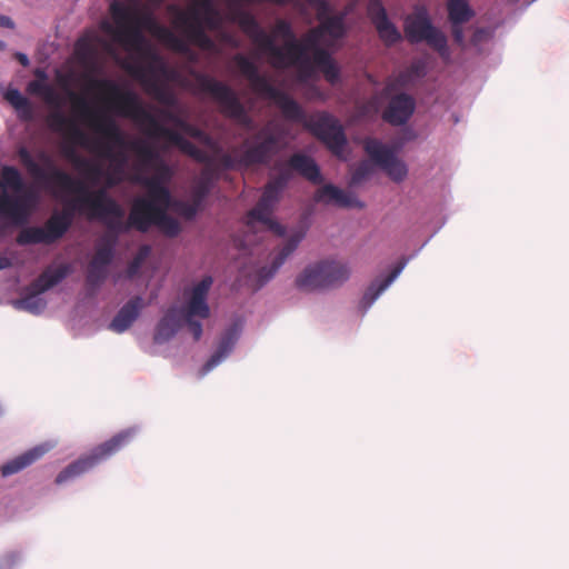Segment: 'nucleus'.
I'll list each match as a JSON object with an SVG mask.
<instances>
[{"label":"nucleus","mask_w":569,"mask_h":569,"mask_svg":"<svg viewBox=\"0 0 569 569\" xmlns=\"http://www.w3.org/2000/svg\"><path fill=\"white\" fill-rule=\"evenodd\" d=\"M6 100L18 111L20 118L29 120L32 116L31 104L19 89L8 88L4 92Z\"/></svg>","instance_id":"39"},{"label":"nucleus","mask_w":569,"mask_h":569,"mask_svg":"<svg viewBox=\"0 0 569 569\" xmlns=\"http://www.w3.org/2000/svg\"><path fill=\"white\" fill-rule=\"evenodd\" d=\"M167 134L170 142L182 153L189 156L200 163L212 164V157H210L206 151L201 150L193 142L187 139L186 136H183L181 132L169 130Z\"/></svg>","instance_id":"32"},{"label":"nucleus","mask_w":569,"mask_h":569,"mask_svg":"<svg viewBox=\"0 0 569 569\" xmlns=\"http://www.w3.org/2000/svg\"><path fill=\"white\" fill-rule=\"evenodd\" d=\"M28 91L32 94L53 98L56 96L54 88L48 81L34 79L28 83Z\"/></svg>","instance_id":"50"},{"label":"nucleus","mask_w":569,"mask_h":569,"mask_svg":"<svg viewBox=\"0 0 569 569\" xmlns=\"http://www.w3.org/2000/svg\"><path fill=\"white\" fill-rule=\"evenodd\" d=\"M417 256V252H413L409 256H402L391 268L388 274H379L377 276L366 288L359 305L358 309L362 316H365L369 309L373 306V303L379 299V297L397 280V278L401 274L403 269L407 267L409 261Z\"/></svg>","instance_id":"15"},{"label":"nucleus","mask_w":569,"mask_h":569,"mask_svg":"<svg viewBox=\"0 0 569 569\" xmlns=\"http://www.w3.org/2000/svg\"><path fill=\"white\" fill-rule=\"evenodd\" d=\"M52 446L48 442L40 443L38 446H34L31 449H28L27 451L22 452L21 455L8 460L6 463H3L0 467V472L3 478H8L10 476H13L29 466L33 465L36 461L41 459L50 449Z\"/></svg>","instance_id":"25"},{"label":"nucleus","mask_w":569,"mask_h":569,"mask_svg":"<svg viewBox=\"0 0 569 569\" xmlns=\"http://www.w3.org/2000/svg\"><path fill=\"white\" fill-rule=\"evenodd\" d=\"M236 19L242 31L258 44L264 53L269 54L273 67L280 69L287 68L289 64L288 53L277 43L276 38L261 27L251 12L239 8L236 12Z\"/></svg>","instance_id":"10"},{"label":"nucleus","mask_w":569,"mask_h":569,"mask_svg":"<svg viewBox=\"0 0 569 569\" xmlns=\"http://www.w3.org/2000/svg\"><path fill=\"white\" fill-rule=\"evenodd\" d=\"M415 98L405 91L391 96L382 111V120L392 127L406 126L416 111Z\"/></svg>","instance_id":"20"},{"label":"nucleus","mask_w":569,"mask_h":569,"mask_svg":"<svg viewBox=\"0 0 569 569\" xmlns=\"http://www.w3.org/2000/svg\"><path fill=\"white\" fill-rule=\"evenodd\" d=\"M320 39H321V32L320 30H315L310 32L303 40V42L299 41V46L295 48V50L300 52L301 47L307 48V53H309V50L315 51V58L318 57V52L320 49H325L320 46Z\"/></svg>","instance_id":"51"},{"label":"nucleus","mask_w":569,"mask_h":569,"mask_svg":"<svg viewBox=\"0 0 569 569\" xmlns=\"http://www.w3.org/2000/svg\"><path fill=\"white\" fill-rule=\"evenodd\" d=\"M184 323L192 333L194 341H199L203 332L202 323L199 320H196L194 318L190 317L184 318L183 325Z\"/></svg>","instance_id":"56"},{"label":"nucleus","mask_w":569,"mask_h":569,"mask_svg":"<svg viewBox=\"0 0 569 569\" xmlns=\"http://www.w3.org/2000/svg\"><path fill=\"white\" fill-rule=\"evenodd\" d=\"M306 129L317 137L335 156H342L348 139L343 127L329 112H321L316 120L306 122Z\"/></svg>","instance_id":"12"},{"label":"nucleus","mask_w":569,"mask_h":569,"mask_svg":"<svg viewBox=\"0 0 569 569\" xmlns=\"http://www.w3.org/2000/svg\"><path fill=\"white\" fill-rule=\"evenodd\" d=\"M363 149L370 160H361L356 166L349 180L350 187H358L369 180L376 172L375 166L380 167L393 182L405 181L408 176V166L397 156V150L375 138H368Z\"/></svg>","instance_id":"3"},{"label":"nucleus","mask_w":569,"mask_h":569,"mask_svg":"<svg viewBox=\"0 0 569 569\" xmlns=\"http://www.w3.org/2000/svg\"><path fill=\"white\" fill-rule=\"evenodd\" d=\"M254 216L248 217V224L252 222H259L268 228L271 232L277 234L278 237H284L287 233V229L283 224L272 218V213H262V212H253Z\"/></svg>","instance_id":"44"},{"label":"nucleus","mask_w":569,"mask_h":569,"mask_svg":"<svg viewBox=\"0 0 569 569\" xmlns=\"http://www.w3.org/2000/svg\"><path fill=\"white\" fill-rule=\"evenodd\" d=\"M122 181V177H118L114 173L109 172L107 174V186L109 189L118 186Z\"/></svg>","instance_id":"61"},{"label":"nucleus","mask_w":569,"mask_h":569,"mask_svg":"<svg viewBox=\"0 0 569 569\" xmlns=\"http://www.w3.org/2000/svg\"><path fill=\"white\" fill-rule=\"evenodd\" d=\"M221 167L224 170H233L237 167H243L238 157H232L229 153H222L220 157Z\"/></svg>","instance_id":"58"},{"label":"nucleus","mask_w":569,"mask_h":569,"mask_svg":"<svg viewBox=\"0 0 569 569\" xmlns=\"http://www.w3.org/2000/svg\"><path fill=\"white\" fill-rule=\"evenodd\" d=\"M403 31L406 39L411 44L426 42L439 53L441 59H450L451 52L447 36L433 24L426 7L417 8L412 16L406 18Z\"/></svg>","instance_id":"8"},{"label":"nucleus","mask_w":569,"mask_h":569,"mask_svg":"<svg viewBox=\"0 0 569 569\" xmlns=\"http://www.w3.org/2000/svg\"><path fill=\"white\" fill-rule=\"evenodd\" d=\"M81 209L77 202H70L63 209L54 210L43 226L22 229L17 237V243L23 247L56 243L70 230L77 210Z\"/></svg>","instance_id":"6"},{"label":"nucleus","mask_w":569,"mask_h":569,"mask_svg":"<svg viewBox=\"0 0 569 569\" xmlns=\"http://www.w3.org/2000/svg\"><path fill=\"white\" fill-rule=\"evenodd\" d=\"M448 19L450 23L465 24L475 17V10L468 0H448Z\"/></svg>","instance_id":"37"},{"label":"nucleus","mask_w":569,"mask_h":569,"mask_svg":"<svg viewBox=\"0 0 569 569\" xmlns=\"http://www.w3.org/2000/svg\"><path fill=\"white\" fill-rule=\"evenodd\" d=\"M240 73L247 78L262 94L267 92V87L272 83L261 76L258 64L250 57L237 53L233 58Z\"/></svg>","instance_id":"29"},{"label":"nucleus","mask_w":569,"mask_h":569,"mask_svg":"<svg viewBox=\"0 0 569 569\" xmlns=\"http://www.w3.org/2000/svg\"><path fill=\"white\" fill-rule=\"evenodd\" d=\"M72 272L69 263L60 264L57 268H47L32 283V288H39V291H49L53 287L61 283Z\"/></svg>","instance_id":"33"},{"label":"nucleus","mask_w":569,"mask_h":569,"mask_svg":"<svg viewBox=\"0 0 569 569\" xmlns=\"http://www.w3.org/2000/svg\"><path fill=\"white\" fill-rule=\"evenodd\" d=\"M68 123V118L62 110H58L52 116L51 127L53 130L61 131Z\"/></svg>","instance_id":"59"},{"label":"nucleus","mask_w":569,"mask_h":569,"mask_svg":"<svg viewBox=\"0 0 569 569\" xmlns=\"http://www.w3.org/2000/svg\"><path fill=\"white\" fill-rule=\"evenodd\" d=\"M305 232L301 230L295 231L276 253L270 264L259 267L253 274V282L256 290L263 288L270 282L280 268L284 264L288 258L298 249L299 244L305 239Z\"/></svg>","instance_id":"18"},{"label":"nucleus","mask_w":569,"mask_h":569,"mask_svg":"<svg viewBox=\"0 0 569 569\" xmlns=\"http://www.w3.org/2000/svg\"><path fill=\"white\" fill-rule=\"evenodd\" d=\"M131 221L133 222V229L141 233L148 232L151 227H156L168 238H176L181 232L179 220L169 214L166 210H160L156 214H151L139 209H132Z\"/></svg>","instance_id":"17"},{"label":"nucleus","mask_w":569,"mask_h":569,"mask_svg":"<svg viewBox=\"0 0 569 569\" xmlns=\"http://www.w3.org/2000/svg\"><path fill=\"white\" fill-rule=\"evenodd\" d=\"M350 266L333 259L309 263L297 274L295 287L303 292H317L338 288L349 280Z\"/></svg>","instance_id":"4"},{"label":"nucleus","mask_w":569,"mask_h":569,"mask_svg":"<svg viewBox=\"0 0 569 569\" xmlns=\"http://www.w3.org/2000/svg\"><path fill=\"white\" fill-rule=\"evenodd\" d=\"M139 430V427L133 426L119 431L107 441L94 447L88 455L69 463L57 475L54 482L63 485L90 471L128 445Z\"/></svg>","instance_id":"5"},{"label":"nucleus","mask_w":569,"mask_h":569,"mask_svg":"<svg viewBox=\"0 0 569 569\" xmlns=\"http://www.w3.org/2000/svg\"><path fill=\"white\" fill-rule=\"evenodd\" d=\"M183 136H189L207 146H212V138L201 128L190 123L188 120L184 122L180 131Z\"/></svg>","instance_id":"48"},{"label":"nucleus","mask_w":569,"mask_h":569,"mask_svg":"<svg viewBox=\"0 0 569 569\" xmlns=\"http://www.w3.org/2000/svg\"><path fill=\"white\" fill-rule=\"evenodd\" d=\"M309 6L318 11L319 19L322 20L331 12V6L328 0H306Z\"/></svg>","instance_id":"55"},{"label":"nucleus","mask_w":569,"mask_h":569,"mask_svg":"<svg viewBox=\"0 0 569 569\" xmlns=\"http://www.w3.org/2000/svg\"><path fill=\"white\" fill-rule=\"evenodd\" d=\"M107 131L113 139L114 143L119 147V152L117 157L110 153L111 159L113 161V168L112 172L117 174L118 177L123 178L124 168L128 164L129 161V142L126 137V133L121 130L119 124L116 122V120L110 119L107 123Z\"/></svg>","instance_id":"27"},{"label":"nucleus","mask_w":569,"mask_h":569,"mask_svg":"<svg viewBox=\"0 0 569 569\" xmlns=\"http://www.w3.org/2000/svg\"><path fill=\"white\" fill-rule=\"evenodd\" d=\"M90 217L101 223H103L109 233V238L118 239L119 234L127 233L133 229V222L131 221V212L129 213L128 220L123 221L124 209L118 201H109V203H93V207L88 208Z\"/></svg>","instance_id":"14"},{"label":"nucleus","mask_w":569,"mask_h":569,"mask_svg":"<svg viewBox=\"0 0 569 569\" xmlns=\"http://www.w3.org/2000/svg\"><path fill=\"white\" fill-rule=\"evenodd\" d=\"M298 66V82L301 84L309 83L316 77V68L312 63L311 57L307 53V48L301 47L300 52L293 59L291 57V64Z\"/></svg>","instance_id":"38"},{"label":"nucleus","mask_w":569,"mask_h":569,"mask_svg":"<svg viewBox=\"0 0 569 569\" xmlns=\"http://www.w3.org/2000/svg\"><path fill=\"white\" fill-rule=\"evenodd\" d=\"M151 253V247L149 244H142L132 260L129 262L127 272L129 277H133L138 273L140 268L142 267L144 260L149 257Z\"/></svg>","instance_id":"49"},{"label":"nucleus","mask_w":569,"mask_h":569,"mask_svg":"<svg viewBox=\"0 0 569 569\" xmlns=\"http://www.w3.org/2000/svg\"><path fill=\"white\" fill-rule=\"evenodd\" d=\"M271 100L281 111L284 119L288 121L302 123L306 128V122L312 120L307 119V112L302 106L288 92L279 89L276 86H268L267 92L263 94Z\"/></svg>","instance_id":"21"},{"label":"nucleus","mask_w":569,"mask_h":569,"mask_svg":"<svg viewBox=\"0 0 569 569\" xmlns=\"http://www.w3.org/2000/svg\"><path fill=\"white\" fill-rule=\"evenodd\" d=\"M183 307H169L154 328V343L164 345L171 341L183 326Z\"/></svg>","instance_id":"22"},{"label":"nucleus","mask_w":569,"mask_h":569,"mask_svg":"<svg viewBox=\"0 0 569 569\" xmlns=\"http://www.w3.org/2000/svg\"><path fill=\"white\" fill-rule=\"evenodd\" d=\"M136 146H138L142 150L148 167L157 168L162 166V163H169L164 159L161 150L158 149L156 146L149 143L147 140L136 141Z\"/></svg>","instance_id":"45"},{"label":"nucleus","mask_w":569,"mask_h":569,"mask_svg":"<svg viewBox=\"0 0 569 569\" xmlns=\"http://www.w3.org/2000/svg\"><path fill=\"white\" fill-rule=\"evenodd\" d=\"M17 154L30 176L46 189H53L56 182L67 184L72 181L70 174L57 167L52 157L44 150L37 153V158L42 164L36 161L26 146H20L17 149Z\"/></svg>","instance_id":"11"},{"label":"nucleus","mask_w":569,"mask_h":569,"mask_svg":"<svg viewBox=\"0 0 569 569\" xmlns=\"http://www.w3.org/2000/svg\"><path fill=\"white\" fill-rule=\"evenodd\" d=\"M116 238L104 237L96 249V253L89 263L86 282L89 288L98 290L109 276V267L116 256Z\"/></svg>","instance_id":"13"},{"label":"nucleus","mask_w":569,"mask_h":569,"mask_svg":"<svg viewBox=\"0 0 569 569\" xmlns=\"http://www.w3.org/2000/svg\"><path fill=\"white\" fill-rule=\"evenodd\" d=\"M0 27L12 29L14 28V22L9 16L0 13Z\"/></svg>","instance_id":"62"},{"label":"nucleus","mask_w":569,"mask_h":569,"mask_svg":"<svg viewBox=\"0 0 569 569\" xmlns=\"http://www.w3.org/2000/svg\"><path fill=\"white\" fill-rule=\"evenodd\" d=\"M149 192V198L137 197L134 199L133 209H139L146 213L156 214L160 210L168 211V209H172L173 202L178 200L172 196L169 187L159 188Z\"/></svg>","instance_id":"26"},{"label":"nucleus","mask_w":569,"mask_h":569,"mask_svg":"<svg viewBox=\"0 0 569 569\" xmlns=\"http://www.w3.org/2000/svg\"><path fill=\"white\" fill-rule=\"evenodd\" d=\"M345 13H339L332 17H325L322 29L333 39H341L346 36L347 29L345 26Z\"/></svg>","instance_id":"43"},{"label":"nucleus","mask_w":569,"mask_h":569,"mask_svg":"<svg viewBox=\"0 0 569 569\" xmlns=\"http://www.w3.org/2000/svg\"><path fill=\"white\" fill-rule=\"evenodd\" d=\"M276 174L266 183L257 204L248 211L247 217L253 212L272 213L280 201L283 191L295 178V172L313 184L323 182V176L317 161L309 154L298 151L292 153L286 162L277 163Z\"/></svg>","instance_id":"1"},{"label":"nucleus","mask_w":569,"mask_h":569,"mask_svg":"<svg viewBox=\"0 0 569 569\" xmlns=\"http://www.w3.org/2000/svg\"><path fill=\"white\" fill-rule=\"evenodd\" d=\"M20 561V553L9 552L0 558V569H14Z\"/></svg>","instance_id":"57"},{"label":"nucleus","mask_w":569,"mask_h":569,"mask_svg":"<svg viewBox=\"0 0 569 569\" xmlns=\"http://www.w3.org/2000/svg\"><path fill=\"white\" fill-rule=\"evenodd\" d=\"M207 166L208 167L201 171L200 177L197 179L191 190L192 200H196L202 207H204L206 200L208 199V197L210 196L219 180V172L217 171V169L213 168L211 164Z\"/></svg>","instance_id":"30"},{"label":"nucleus","mask_w":569,"mask_h":569,"mask_svg":"<svg viewBox=\"0 0 569 569\" xmlns=\"http://www.w3.org/2000/svg\"><path fill=\"white\" fill-rule=\"evenodd\" d=\"M44 291H39V288H32L31 284L28 288V292L19 300L13 302L17 309L26 310L32 315H40L47 307V301L41 295Z\"/></svg>","instance_id":"36"},{"label":"nucleus","mask_w":569,"mask_h":569,"mask_svg":"<svg viewBox=\"0 0 569 569\" xmlns=\"http://www.w3.org/2000/svg\"><path fill=\"white\" fill-rule=\"evenodd\" d=\"M34 76H36V79H38V80L48 81V73L46 72L44 69L37 68L34 70Z\"/></svg>","instance_id":"63"},{"label":"nucleus","mask_w":569,"mask_h":569,"mask_svg":"<svg viewBox=\"0 0 569 569\" xmlns=\"http://www.w3.org/2000/svg\"><path fill=\"white\" fill-rule=\"evenodd\" d=\"M154 169V174H138L134 178V181L146 187L149 191L169 187V183L171 182L174 176L173 166L170 163H162V166L157 167Z\"/></svg>","instance_id":"34"},{"label":"nucleus","mask_w":569,"mask_h":569,"mask_svg":"<svg viewBox=\"0 0 569 569\" xmlns=\"http://www.w3.org/2000/svg\"><path fill=\"white\" fill-rule=\"evenodd\" d=\"M167 134L170 142L182 153L189 156L200 163L212 164V157H210L206 151L201 150L193 142L187 139L186 136H183L181 132L169 130Z\"/></svg>","instance_id":"31"},{"label":"nucleus","mask_w":569,"mask_h":569,"mask_svg":"<svg viewBox=\"0 0 569 569\" xmlns=\"http://www.w3.org/2000/svg\"><path fill=\"white\" fill-rule=\"evenodd\" d=\"M213 283V278L210 274L204 276L191 289L190 299L207 300L208 292Z\"/></svg>","instance_id":"52"},{"label":"nucleus","mask_w":569,"mask_h":569,"mask_svg":"<svg viewBox=\"0 0 569 569\" xmlns=\"http://www.w3.org/2000/svg\"><path fill=\"white\" fill-rule=\"evenodd\" d=\"M110 12L117 24L118 33H123L131 21L130 9L123 2L114 0L110 4Z\"/></svg>","instance_id":"42"},{"label":"nucleus","mask_w":569,"mask_h":569,"mask_svg":"<svg viewBox=\"0 0 569 569\" xmlns=\"http://www.w3.org/2000/svg\"><path fill=\"white\" fill-rule=\"evenodd\" d=\"M284 132L272 131L270 127L261 128L250 140L242 144L239 160L243 168L267 167L272 159L284 148Z\"/></svg>","instance_id":"9"},{"label":"nucleus","mask_w":569,"mask_h":569,"mask_svg":"<svg viewBox=\"0 0 569 569\" xmlns=\"http://www.w3.org/2000/svg\"><path fill=\"white\" fill-rule=\"evenodd\" d=\"M317 69L323 74L325 79L336 86L341 82V68L328 49H320L315 60Z\"/></svg>","instance_id":"35"},{"label":"nucleus","mask_w":569,"mask_h":569,"mask_svg":"<svg viewBox=\"0 0 569 569\" xmlns=\"http://www.w3.org/2000/svg\"><path fill=\"white\" fill-rule=\"evenodd\" d=\"M109 188L104 187L97 191L94 199H89L86 204L87 207H93V203H109V201H117L110 193Z\"/></svg>","instance_id":"54"},{"label":"nucleus","mask_w":569,"mask_h":569,"mask_svg":"<svg viewBox=\"0 0 569 569\" xmlns=\"http://www.w3.org/2000/svg\"><path fill=\"white\" fill-rule=\"evenodd\" d=\"M194 79L199 89L217 101L226 117L246 129L254 127L252 117L229 84L202 72H197Z\"/></svg>","instance_id":"7"},{"label":"nucleus","mask_w":569,"mask_h":569,"mask_svg":"<svg viewBox=\"0 0 569 569\" xmlns=\"http://www.w3.org/2000/svg\"><path fill=\"white\" fill-rule=\"evenodd\" d=\"M16 57H17L18 61H19L23 67L29 66L30 60H29V57H28L26 53H23V52H17V53H16Z\"/></svg>","instance_id":"64"},{"label":"nucleus","mask_w":569,"mask_h":569,"mask_svg":"<svg viewBox=\"0 0 569 569\" xmlns=\"http://www.w3.org/2000/svg\"><path fill=\"white\" fill-rule=\"evenodd\" d=\"M153 94L154 98L163 106H166L169 109H178L179 108V100L176 93L167 88V87H160L154 86L153 88Z\"/></svg>","instance_id":"47"},{"label":"nucleus","mask_w":569,"mask_h":569,"mask_svg":"<svg viewBox=\"0 0 569 569\" xmlns=\"http://www.w3.org/2000/svg\"><path fill=\"white\" fill-rule=\"evenodd\" d=\"M160 114L163 120L172 123L179 130L182 128L187 119L182 117L179 112L174 111V109H164L160 111Z\"/></svg>","instance_id":"53"},{"label":"nucleus","mask_w":569,"mask_h":569,"mask_svg":"<svg viewBox=\"0 0 569 569\" xmlns=\"http://www.w3.org/2000/svg\"><path fill=\"white\" fill-rule=\"evenodd\" d=\"M318 203L335 204L340 208H365V202L356 196L348 193L333 183H326L313 196Z\"/></svg>","instance_id":"24"},{"label":"nucleus","mask_w":569,"mask_h":569,"mask_svg":"<svg viewBox=\"0 0 569 569\" xmlns=\"http://www.w3.org/2000/svg\"><path fill=\"white\" fill-rule=\"evenodd\" d=\"M243 331V320L234 319L221 333L217 349L200 368L198 376L203 378L222 363L233 351Z\"/></svg>","instance_id":"16"},{"label":"nucleus","mask_w":569,"mask_h":569,"mask_svg":"<svg viewBox=\"0 0 569 569\" xmlns=\"http://www.w3.org/2000/svg\"><path fill=\"white\" fill-rule=\"evenodd\" d=\"M428 74V63L423 58L413 59L410 64L400 71L393 83L388 87L389 90L397 88H407L421 81Z\"/></svg>","instance_id":"28"},{"label":"nucleus","mask_w":569,"mask_h":569,"mask_svg":"<svg viewBox=\"0 0 569 569\" xmlns=\"http://www.w3.org/2000/svg\"><path fill=\"white\" fill-rule=\"evenodd\" d=\"M202 209L203 207L200 203L190 198V201L178 199L173 202V208L171 210L184 220L193 221Z\"/></svg>","instance_id":"41"},{"label":"nucleus","mask_w":569,"mask_h":569,"mask_svg":"<svg viewBox=\"0 0 569 569\" xmlns=\"http://www.w3.org/2000/svg\"><path fill=\"white\" fill-rule=\"evenodd\" d=\"M148 306L143 297L134 296L130 298L116 313L108 325V329L117 332H126L139 318L141 311Z\"/></svg>","instance_id":"23"},{"label":"nucleus","mask_w":569,"mask_h":569,"mask_svg":"<svg viewBox=\"0 0 569 569\" xmlns=\"http://www.w3.org/2000/svg\"><path fill=\"white\" fill-rule=\"evenodd\" d=\"M0 192V223L10 227L26 226L40 203V194L28 187L17 167H7Z\"/></svg>","instance_id":"2"},{"label":"nucleus","mask_w":569,"mask_h":569,"mask_svg":"<svg viewBox=\"0 0 569 569\" xmlns=\"http://www.w3.org/2000/svg\"><path fill=\"white\" fill-rule=\"evenodd\" d=\"M450 24H451V33H452L453 41L459 46H463L465 44V32H463V28H462L463 24H455V23H450Z\"/></svg>","instance_id":"60"},{"label":"nucleus","mask_w":569,"mask_h":569,"mask_svg":"<svg viewBox=\"0 0 569 569\" xmlns=\"http://www.w3.org/2000/svg\"><path fill=\"white\" fill-rule=\"evenodd\" d=\"M367 14L385 46L392 47L402 41V33L390 20L381 0H368Z\"/></svg>","instance_id":"19"},{"label":"nucleus","mask_w":569,"mask_h":569,"mask_svg":"<svg viewBox=\"0 0 569 569\" xmlns=\"http://www.w3.org/2000/svg\"><path fill=\"white\" fill-rule=\"evenodd\" d=\"M210 316V307L207 300L188 299L186 308H183V319L187 317L207 319Z\"/></svg>","instance_id":"46"},{"label":"nucleus","mask_w":569,"mask_h":569,"mask_svg":"<svg viewBox=\"0 0 569 569\" xmlns=\"http://www.w3.org/2000/svg\"><path fill=\"white\" fill-rule=\"evenodd\" d=\"M276 32L287 42V48L281 47L289 56V66H291V51L299 46V40L293 31L292 24L288 20H279L276 26Z\"/></svg>","instance_id":"40"}]
</instances>
